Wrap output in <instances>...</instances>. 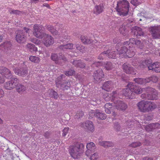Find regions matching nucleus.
Wrapping results in <instances>:
<instances>
[{"instance_id": "38", "label": "nucleus", "mask_w": 160, "mask_h": 160, "mask_svg": "<svg viewBox=\"0 0 160 160\" xmlns=\"http://www.w3.org/2000/svg\"><path fill=\"white\" fill-rule=\"evenodd\" d=\"M73 46L72 43H69L64 45H61L59 47V48L63 50L68 49H71L73 48Z\"/></svg>"}, {"instance_id": "21", "label": "nucleus", "mask_w": 160, "mask_h": 160, "mask_svg": "<svg viewBox=\"0 0 160 160\" xmlns=\"http://www.w3.org/2000/svg\"><path fill=\"white\" fill-rule=\"evenodd\" d=\"M51 58L52 60L55 62L56 63H58L59 61H61V60L64 61H66V59L64 57V55H60L59 57H58V55L55 53H52L51 56Z\"/></svg>"}, {"instance_id": "30", "label": "nucleus", "mask_w": 160, "mask_h": 160, "mask_svg": "<svg viewBox=\"0 0 160 160\" xmlns=\"http://www.w3.org/2000/svg\"><path fill=\"white\" fill-rule=\"evenodd\" d=\"M81 42L84 44H90L92 42V40L89 37L85 36H81L80 38Z\"/></svg>"}, {"instance_id": "4", "label": "nucleus", "mask_w": 160, "mask_h": 160, "mask_svg": "<svg viewBox=\"0 0 160 160\" xmlns=\"http://www.w3.org/2000/svg\"><path fill=\"white\" fill-rule=\"evenodd\" d=\"M83 146L82 143L77 142L70 146L69 151L71 157L74 159L79 158L82 152L81 147Z\"/></svg>"}, {"instance_id": "42", "label": "nucleus", "mask_w": 160, "mask_h": 160, "mask_svg": "<svg viewBox=\"0 0 160 160\" xmlns=\"http://www.w3.org/2000/svg\"><path fill=\"white\" fill-rule=\"evenodd\" d=\"M29 59L31 62L36 63H38L41 60L38 57L33 56H30Z\"/></svg>"}, {"instance_id": "61", "label": "nucleus", "mask_w": 160, "mask_h": 160, "mask_svg": "<svg viewBox=\"0 0 160 160\" xmlns=\"http://www.w3.org/2000/svg\"><path fill=\"white\" fill-rule=\"evenodd\" d=\"M4 82V78L0 76V84L3 83Z\"/></svg>"}, {"instance_id": "58", "label": "nucleus", "mask_w": 160, "mask_h": 160, "mask_svg": "<svg viewBox=\"0 0 160 160\" xmlns=\"http://www.w3.org/2000/svg\"><path fill=\"white\" fill-rule=\"evenodd\" d=\"M84 114L82 111H80L78 113L77 112L76 113V115L78 117L79 116V118L80 117L82 116Z\"/></svg>"}, {"instance_id": "5", "label": "nucleus", "mask_w": 160, "mask_h": 160, "mask_svg": "<svg viewBox=\"0 0 160 160\" xmlns=\"http://www.w3.org/2000/svg\"><path fill=\"white\" fill-rule=\"evenodd\" d=\"M146 88H147V90L143 91L146 93H143L141 95L142 98L153 100H156L158 98V92L155 89L150 87H148Z\"/></svg>"}, {"instance_id": "25", "label": "nucleus", "mask_w": 160, "mask_h": 160, "mask_svg": "<svg viewBox=\"0 0 160 160\" xmlns=\"http://www.w3.org/2000/svg\"><path fill=\"white\" fill-rule=\"evenodd\" d=\"M132 30L134 35H135L136 36H141L143 34L142 29L139 27L135 26L132 28Z\"/></svg>"}, {"instance_id": "19", "label": "nucleus", "mask_w": 160, "mask_h": 160, "mask_svg": "<svg viewBox=\"0 0 160 160\" xmlns=\"http://www.w3.org/2000/svg\"><path fill=\"white\" fill-rule=\"evenodd\" d=\"M148 69L152 70L156 72H160V62H154L149 66Z\"/></svg>"}, {"instance_id": "39", "label": "nucleus", "mask_w": 160, "mask_h": 160, "mask_svg": "<svg viewBox=\"0 0 160 160\" xmlns=\"http://www.w3.org/2000/svg\"><path fill=\"white\" fill-rule=\"evenodd\" d=\"M26 47L31 52H36L38 50L37 48L35 45L31 43H28Z\"/></svg>"}, {"instance_id": "1", "label": "nucleus", "mask_w": 160, "mask_h": 160, "mask_svg": "<svg viewBox=\"0 0 160 160\" xmlns=\"http://www.w3.org/2000/svg\"><path fill=\"white\" fill-rule=\"evenodd\" d=\"M136 45L140 49H142L143 44L140 40L136 39L135 38H130L129 41H126L124 42L123 47L119 51V54L120 57L131 58L133 57L135 54V50L134 47L131 46V44Z\"/></svg>"}, {"instance_id": "20", "label": "nucleus", "mask_w": 160, "mask_h": 160, "mask_svg": "<svg viewBox=\"0 0 160 160\" xmlns=\"http://www.w3.org/2000/svg\"><path fill=\"white\" fill-rule=\"evenodd\" d=\"M86 147L88 150L86 151L85 153L87 156H89L91 152L95 151L96 147L94 143L92 142L87 144Z\"/></svg>"}, {"instance_id": "6", "label": "nucleus", "mask_w": 160, "mask_h": 160, "mask_svg": "<svg viewBox=\"0 0 160 160\" xmlns=\"http://www.w3.org/2000/svg\"><path fill=\"white\" fill-rule=\"evenodd\" d=\"M43 26L38 24L34 25L33 28L32 34L34 36L38 38H42L46 35L43 32Z\"/></svg>"}, {"instance_id": "18", "label": "nucleus", "mask_w": 160, "mask_h": 160, "mask_svg": "<svg viewBox=\"0 0 160 160\" xmlns=\"http://www.w3.org/2000/svg\"><path fill=\"white\" fill-rule=\"evenodd\" d=\"M114 104L115 108L117 109L124 110L127 108V104L120 100L117 101V102L114 103Z\"/></svg>"}, {"instance_id": "55", "label": "nucleus", "mask_w": 160, "mask_h": 160, "mask_svg": "<svg viewBox=\"0 0 160 160\" xmlns=\"http://www.w3.org/2000/svg\"><path fill=\"white\" fill-rule=\"evenodd\" d=\"M120 126L118 122L115 123L114 125V128L117 131H119L120 129Z\"/></svg>"}, {"instance_id": "14", "label": "nucleus", "mask_w": 160, "mask_h": 160, "mask_svg": "<svg viewBox=\"0 0 160 160\" xmlns=\"http://www.w3.org/2000/svg\"><path fill=\"white\" fill-rule=\"evenodd\" d=\"M16 38L17 41L19 43H23L26 41V37L25 35L24 32L21 30L17 31Z\"/></svg>"}, {"instance_id": "47", "label": "nucleus", "mask_w": 160, "mask_h": 160, "mask_svg": "<svg viewBox=\"0 0 160 160\" xmlns=\"http://www.w3.org/2000/svg\"><path fill=\"white\" fill-rule=\"evenodd\" d=\"M9 12L11 14H16L19 15L21 14V12L17 10H13L11 9H10L9 10Z\"/></svg>"}, {"instance_id": "43", "label": "nucleus", "mask_w": 160, "mask_h": 160, "mask_svg": "<svg viewBox=\"0 0 160 160\" xmlns=\"http://www.w3.org/2000/svg\"><path fill=\"white\" fill-rule=\"evenodd\" d=\"M49 94L50 96L53 97L55 99H57L58 95L57 93L52 89H49L48 91Z\"/></svg>"}, {"instance_id": "53", "label": "nucleus", "mask_w": 160, "mask_h": 160, "mask_svg": "<svg viewBox=\"0 0 160 160\" xmlns=\"http://www.w3.org/2000/svg\"><path fill=\"white\" fill-rule=\"evenodd\" d=\"M30 41L35 44L38 45L40 44L41 43V41L40 40L36 38L31 39L30 40Z\"/></svg>"}, {"instance_id": "31", "label": "nucleus", "mask_w": 160, "mask_h": 160, "mask_svg": "<svg viewBox=\"0 0 160 160\" xmlns=\"http://www.w3.org/2000/svg\"><path fill=\"white\" fill-rule=\"evenodd\" d=\"M75 46L77 52L79 53H84L86 50L85 47L83 46L79 43H76Z\"/></svg>"}, {"instance_id": "10", "label": "nucleus", "mask_w": 160, "mask_h": 160, "mask_svg": "<svg viewBox=\"0 0 160 160\" xmlns=\"http://www.w3.org/2000/svg\"><path fill=\"white\" fill-rule=\"evenodd\" d=\"M119 46V45H117L116 47V49L117 50L116 51L114 48H113L110 49H109L108 50L106 51L107 52V55H108V58H112V59H115L116 56V53H117V52H118V53L119 55V51L121 50L122 48L123 47V46L122 47H121V48L119 49L118 47ZM119 57L121 58H122L121 57H120V55H119ZM122 58H125L124 57H122Z\"/></svg>"}, {"instance_id": "48", "label": "nucleus", "mask_w": 160, "mask_h": 160, "mask_svg": "<svg viewBox=\"0 0 160 160\" xmlns=\"http://www.w3.org/2000/svg\"><path fill=\"white\" fill-rule=\"evenodd\" d=\"M75 72L74 70L70 69L68 71L66 72L65 74L66 76H69L74 75Z\"/></svg>"}, {"instance_id": "13", "label": "nucleus", "mask_w": 160, "mask_h": 160, "mask_svg": "<svg viewBox=\"0 0 160 160\" xmlns=\"http://www.w3.org/2000/svg\"><path fill=\"white\" fill-rule=\"evenodd\" d=\"M81 126L86 131L93 132L94 130V128L93 122L90 121H88L85 123L81 124Z\"/></svg>"}, {"instance_id": "50", "label": "nucleus", "mask_w": 160, "mask_h": 160, "mask_svg": "<svg viewBox=\"0 0 160 160\" xmlns=\"http://www.w3.org/2000/svg\"><path fill=\"white\" fill-rule=\"evenodd\" d=\"M141 145V143L139 142H134L130 145V146L133 148H136Z\"/></svg>"}, {"instance_id": "49", "label": "nucleus", "mask_w": 160, "mask_h": 160, "mask_svg": "<svg viewBox=\"0 0 160 160\" xmlns=\"http://www.w3.org/2000/svg\"><path fill=\"white\" fill-rule=\"evenodd\" d=\"M107 56L106 51L102 52L98 56V59L99 60H103L105 57Z\"/></svg>"}, {"instance_id": "33", "label": "nucleus", "mask_w": 160, "mask_h": 160, "mask_svg": "<svg viewBox=\"0 0 160 160\" xmlns=\"http://www.w3.org/2000/svg\"><path fill=\"white\" fill-rule=\"evenodd\" d=\"M103 9V6L102 4L95 6L94 9V13L96 15H98L101 13Z\"/></svg>"}, {"instance_id": "52", "label": "nucleus", "mask_w": 160, "mask_h": 160, "mask_svg": "<svg viewBox=\"0 0 160 160\" xmlns=\"http://www.w3.org/2000/svg\"><path fill=\"white\" fill-rule=\"evenodd\" d=\"M69 128L68 127L65 128L62 131L63 133L62 135L63 136L65 137L68 134V132Z\"/></svg>"}, {"instance_id": "57", "label": "nucleus", "mask_w": 160, "mask_h": 160, "mask_svg": "<svg viewBox=\"0 0 160 160\" xmlns=\"http://www.w3.org/2000/svg\"><path fill=\"white\" fill-rule=\"evenodd\" d=\"M71 86V83L70 81L67 82L66 85H65V89H68L70 88Z\"/></svg>"}, {"instance_id": "64", "label": "nucleus", "mask_w": 160, "mask_h": 160, "mask_svg": "<svg viewBox=\"0 0 160 160\" xmlns=\"http://www.w3.org/2000/svg\"><path fill=\"white\" fill-rule=\"evenodd\" d=\"M149 126V125H147L146 127H145V129L146 130L148 131V132H149L150 131H152L153 129H152V127H151V128H150V127H148V128L149 129H150L149 130H147V127Z\"/></svg>"}, {"instance_id": "37", "label": "nucleus", "mask_w": 160, "mask_h": 160, "mask_svg": "<svg viewBox=\"0 0 160 160\" xmlns=\"http://www.w3.org/2000/svg\"><path fill=\"white\" fill-rule=\"evenodd\" d=\"M96 116L98 118L101 120H104L106 118V115L103 113L100 112L99 110H96Z\"/></svg>"}, {"instance_id": "9", "label": "nucleus", "mask_w": 160, "mask_h": 160, "mask_svg": "<svg viewBox=\"0 0 160 160\" xmlns=\"http://www.w3.org/2000/svg\"><path fill=\"white\" fill-rule=\"evenodd\" d=\"M92 65H95L97 67L102 66L107 70L109 71L112 70L115 66V64H112L111 62H107L103 63L102 62H96L93 63Z\"/></svg>"}, {"instance_id": "28", "label": "nucleus", "mask_w": 160, "mask_h": 160, "mask_svg": "<svg viewBox=\"0 0 160 160\" xmlns=\"http://www.w3.org/2000/svg\"><path fill=\"white\" fill-rule=\"evenodd\" d=\"M15 87L17 91L20 94H23L26 90V87L22 84H17Z\"/></svg>"}, {"instance_id": "16", "label": "nucleus", "mask_w": 160, "mask_h": 160, "mask_svg": "<svg viewBox=\"0 0 160 160\" xmlns=\"http://www.w3.org/2000/svg\"><path fill=\"white\" fill-rule=\"evenodd\" d=\"M118 96V94L116 91H114L111 94L108 93L104 94L103 95V98L106 101H109L111 100L114 101Z\"/></svg>"}, {"instance_id": "34", "label": "nucleus", "mask_w": 160, "mask_h": 160, "mask_svg": "<svg viewBox=\"0 0 160 160\" xmlns=\"http://www.w3.org/2000/svg\"><path fill=\"white\" fill-rule=\"evenodd\" d=\"M158 77L154 75H152L150 77L146 78V83L153 82L156 83L158 80Z\"/></svg>"}, {"instance_id": "62", "label": "nucleus", "mask_w": 160, "mask_h": 160, "mask_svg": "<svg viewBox=\"0 0 160 160\" xmlns=\"http://www.w3.org/2000/svg\"><path fill=\"white\" fill-rule=\"evenodd\" d=\"M70 38V36L68 35H66L64 37L65 40H69Z\"/></svg>"}, {"instance_id": "12", "label": "nucleus", "mask_w": 160, "mask_h": 160, "mask_svg": "<svg viewBox=\"0 0 160 160\" xmlns=\"http://www.w3.org/2000/svg\"><path fill=\"white\" fill-rule=\"evenodd\" d=\"M104 75L102 69H99L95 71L93 75L95 81L98 82L102 81L104 78Z\"/></svg>"}, {"instance_id": "27", "label": "nucleus", "mask_w": 160, "mask_h": 160, "mask_svg": "<svg viewBox=\"0 0 160 160\" xmlns=\"http://www.w3.org/2000/svg\"><path fill=\"white\" fill-rule=\"evenodd\" d=\"M14 71L15 73L19 76H24L27 74L28 72V69H22L15 68L14 69Z\"/></svg>"}, {"instance_id": "40", "label": "nucleus", "mask_w": 160, "mask_h": 160, "mask_svg": "<svg viewBox=\"0 0 160 160\" xmlns=\"http://www.w3.org/2000/svg\"><path fill=\"white\" fill-rule=\"evenodd\" d=\"M11 44L10 42L7 41L4 42L3 43L1 44L0 45V49L3 50L4 49H8L11 47Z\"/></svg>"}, {"instance_id": "11", "label": "nucleus", "mask_w": 160, "mask_h": 160, "mask_svg": "<svg viewBox=\"0 0 160 160\" xmlns=\"http://www.w3.org/2000/svg\"><path fill=\"white\" fill-rule=\"evenodd\" d=\"M127 87L132 90L133 93L137 94H140L144 90H147L146 88H140L135 85L132 82H129L127 85Z\"/></svg>"}, {"instance_id": "24", "label": "nucleus", "mask_w": 160, "mask_h": 160, "mask_svg": "<svg viewBox=\"0 0 160 160\" xmlns=\"http://www.w3.org/2000/svg\"><path fill=\"white\" fill-rule=\"evenodd\" d=\"M105 111L108 114L111 113V112H113L114 109L115 108L114 105H112L110 103L106 104L105 105Z\"/></svg>"}, {"instance_id": "3", "label": "nucleus", "mask_w": 160, "mask_h": 160, "mask_svg": "<svg viewBox=\"0 0 160 160\" xmlns=\"http://www.w3.org/2000/svg\"><path fill=\"white\" fill-rule=\"evenodd\" d=\"M129 3L126 0L119 1L118 2L115 9L118 15L121 16H126L129 11Z\"/></svg>"}, {"instance_id": "63", "label": "nucleus", "mask_w": 160, "mask_h": 160, "mask_svg": "<svg viewBox=\"0 0 160 160\" xmlns=\"http://www.w3.org/2000/svg\"><path fill=\"white\" fill-rule=\"evenodd\" d=\"M31 1L32 3H37L38 2L41 1L40 0H31Z\"/></svg>"}, {"instance_id": "59", "label": "nucleus", "mask_w": 160, "mask_h": 160, "mask_svg": "<svg viewBox=\"0 0 160 160\" xmlns=\"http://www.w3.org/2000/svg\"><path fill=\"white\" fill-rule=\"evenodd\" d=\"M4 95V92L3 90L0 88V98L3 97Z\"/></svg>"}, {"instance_id": "26", "label": "nucleus", "mask_w": 160, "mask_h": 160, "mask_svg": "<svg viewBox=\"0 0 160 160\" xmlns=\"http://www.w3.org/2000/svg\"><path fill=\"white\" fill-rule=\"evenodd\" d=\"M46 28L54 36L59 35V34L58 31L53 27L50 25H46Z\"/></svg>"}, {"instance_id": "29", "label": "nucleus", "mask_w": 160, "mask_h": 160, "mask_svg": "<svg viewBox=\"0 0 160 160\" xmlns=\"http://www.w3.org/2000/svg\"><path fill=\"white\" fill-rule=\"evenodd\" d=\"M72 64L76 68H83L85 67V64L81 60H75L73 61Z\"/></svg>"}, {"instance_id": "56", "label": "nucleus", "mask_w": 160, "mask_h": 160, "mask_svg": "<svg viewBox=\"0 0 160 160\" xmlns=\"http://www.w3.org/2000/svg\"><path fill=\"white\" fill-rule=\"evenodd\" d=\"M89 116L92 118L93 116H96V112H95L94 110H92L89 113Z\"/></svg>"}, {"instance_id": "22", "label": "nucleus", "mask_w": 160, "mask_h": 160, "mask_svg": "<svg viewBox=\"0 0 160 160\" xmlns=\"http://www.w3.org/2000/svg\"><path fill=\"white\" fill-rule=\"evenodd\" d=\"M122 68L124 72L128 74H134V70L130 65L127 63H124L122 65Z\"/></svg>"}, {"instance_id": "17", "label": "nucleus", "mask_w": 160, "mask_h": 160, "mask_svg": "<svg viewBox=\"0 0 160 160\" xmlns=\"http://www.w3.org/2000/svg\"><path fill=\"white\" fill-rule=\"evenodd\" d=\"M127 88L123 89L122 91V93L123 95L126 97H127L129 99H132L134 97V94L133 93L132 90H131L130 88L127 87Z\"/></svg>"}, {"instance_id": "15", "label": "nucleus", "mask_w": 160, "mask_h": 160, "mask_svg": "<svg viewBox=\"0 0 160 160\" xmlns=\"http://www.w3.org/2000/svg\"><path fill=\"white\" fill-rule=\"evenodd\" d=\"M44 37L43 42L46 47H48L53 45L54 42V39L51 35L46 34Z\"/></svg>"}, {"instance_id": "41", "label": "nucleus", "mask_w": 160, "mask_h": 160, "mask_svg": "<svg viewBox=\"0 0 160 160\" xmlns=\"http://www.w3.org/2000/svg\"><path fill=\"white\" fill-rule=\"evenodd\" d=\"M91 152V155L90 154L89 159L90 160H99V156L98 153L96 152L93 153L92 154Z\"/></svg>"}, {"instance_id": "35", "label": "nucleus", "mask_w": 160, "mask_h": 160, "mask_svg": "<svg viewBox=\"0 0 160 160\" xmlns=\"http://www.w3.org/2000/svg\"><path fill=\"white\" fill-rule=\"evenodd\" d=\"M135 82L138 84L142 85L146 83V78H136L134 79Z\"/></svg>"}, {"instance_id": "36", "label": "nucleus", "mask_w": 160, "mask_h": 160, "mask_svg": "<svg viewBox=\"0 0 160 160\" xmlns=\"http://www.w3.org/2000/svg\"><path fill=\"white\" fill-rule=\"evenodd\" d=\"M99 144L106 148L112 147L113 146V144L112 142L107 141H99Z\"/></svg>"}, {"instance_id": "8", "label": "nucleus", "mask_w": 160, "mask_h": 160, "mask_svg": "<svg viewBox=\"0 0 160 160\" xmlns=\"http://www.w3.org/2000/svg\"><path fill=\"white\" fill-rule=\"evenodd\" d=\"M149 30L153 38H160V25L150 27Z\"/></svg>"}, {"instance_id": "2", "label": "nucleus", "mask_w": 160, "mask_h": 160, "mask_svg": "<svg viewBox=\"0 0 160 160\" xmlns=\"http://www.w3.org/2000/svg\"><path fill=\"white\" fill-rule=\"evenodd\" d=\"M137 105L139 110L144 113L152 112L157 108L155 102L149 101L142 100Z\"/></svg>"}, {"instance_id": "7", "label": "nucleus", "mask_w": 160, "mask_h": 160, "mask_svg": "<svg viewBox=\"0 0 160 160\" xmlns=\"http://www.w3.org/2000/svg\"><path fill=\"white\" fill-rule=\"evenodd\" d=\"M19 82V80L18 78H12L4 83V88L7 90H12L15 88L17 84H18Z\"/></svg>"}, {"instance_id": "46", "label": "nucleus", "mask_w": 160, "mask_h": 160, "mask_svg": "<svg viewBox=\"0 0 160 160\" xmlns=\"http://www.w3.org/2000/svg\"><path fill=\"white\" fill-rule=\"evenodd\" d=\"M5 71H6L7 72L4 74V76L7 78H11L12 77L11 72L8 69H5Z\"/></svg>"}, {"instance_id": "60", "label": "nucleus", "mask_w": 160, "mask_h": 160, "mask_svg": "<svg viewBox=\"0 0 160 160\" xmlns=\"http://www.w3.org/2000/svg\"><path fill=\"white\" fill-rule=\"evenodd\" d=\"M24 30L25 31L26 33L29 34L31 32V30L30 29L27 28H23Z\"/></svg>"}, {"instance_id": "44", "label": "nucleus", "mask_w": 160, "mask_h": 160, "mask_svg": "<svg viewBox=\"0 0 160 160\" xmlns=\"http://www.w3.org/2000/svg\"><path fill=\"white\" fill-rule=\"evenodd\" d=\"M148 127H152V129H155L156 128H160V124L158 123H153L149 125V126L147 127V130H149L148 128Z\"/></svg>"}, {"instance_id": "32", "label": "nucleus", "mask_w": 160, "mask_h": 160, "mask_svg": "<svg viewBox=\"0 0 160 160\" xmlns=\"http://www.w3.org/2000/svg\"><path fill=\"white\" fill-rule=\"evenodd\" d=\"M152 61L151 59H148L145 60V61H143L140 64V67L141 68H143L148 67V68L149 66H151L152 63Z\"/></svg>"}, {"instance_id": "23", "label": "nucleus", "mask_w": 160, "mask_h": 160, "mask_svg": "<svg viewBox=\"0 0 160 160\" xmlns=\"http://www.w3.org/2000/svg\"><path fill=\"white\" fill-rule=\"evenodd\" d=\"M113 83L111 81L105 82L103 84L102 88L106 91H108L113 88Z\"/></svg>"}, {"instance_id": "45", "label": "nucleus", "mask_w": 160, "mask_h": 160, "mask_svg": "<svg viewBox=\"0 0 160 160\" xmlns=\"http://www.w3.org/2000/svg\"><path fill=\"white\" fill-rule=\"evenodd\" d=\"M119 31L120 33L122 34L124 36H125L127 35V29L124 26H122V27H120Z\"/></svg>"}, {"instance_id": "51", "label": "nucleus", "mask_w": 160, "mask_h": 160, "mask_svg": "<svg viewBox=\"0 0 160 160\" xmlns=\"http://www.w3.org/2000/svg\"><path fill=\"white\" fill-rule=\"evenodd\" d=\"M141 0H131V3L134 6H137L140 3Z\"/></svg>"}, {"instance_id": "54", "label": "nucleus", "mask_w": 160, "mask_h": 160, "mask_svg": "<svg viewBox=\"0 0 160 160\" xmlns=\"http://www.w3.org/2000/svg\"><path fill=\"white\" fill-rule=\"evenodd\" d=\"M4 68L5 69H8L6 68L3 67H0V73L2 75L4 76V74L6 73L7 72L6 71H5V69H4Z\"/></svg>"}]
</instances>
